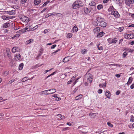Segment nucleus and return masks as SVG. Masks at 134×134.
<instances>
[{
  "mask_svg": "<svg viewBox=\"0 0 134 134\" xmlns=\"http://www.w3.org/2000/svg\"><path fill=\"white\" fill-rule=\"evenodd\" d=\"M92 75L91 74H86L84 76V79L85 80H88L91 83L92 81Z\"/></svg>",
  "mask_w": 134,
  "mask_h": 134,
  "instance_id": "obj_1",
  "label": "nucleus"
},
{
  "mask_svg": "<svg viewBox=\"0 0 134 134\" xmlns=\"http://www.w3.org/2000/svg\"><path fill=\"white\" fill-rule=\"evenodd\" d=\"M124 37L128 39H132L134 37V34H125Z\"/></svg>",
  "mask_w": 134,
  "mask_h": 134,
  "instance_id": "obj_2",
  "label": "nucleus"
},
{
  "mask_svg": "<svg viewBox=\"0 0 134 134\" xmlns=\"http://www.w3.org/2000/svg\"><path fill=\"white\" fill-rule=\"evenodd\" d=\"M110 14L111 15H114V16L116 18H118L120 16L118 12L116 11H114L112 12Z\"/></svg>",
  "mask_w": 134,
  "mask_h": 134,
  "instance_id": "obj_3",
  "label": "nucleus"
},
{
  "mask_svg": "<svg viewBox=\"0 0 134 134\" xmlns=\"http://www.w3.org/2000/svg\"><path fill=\"white\" fill-rule=\"evenodd\" d=\"M20 19L26 23H27L29 21L28 18L25 16H23Z\"/></svg>",
  "mask_w": 134,
  "mask_h": 134,
  "instance_id": "obj_4",
  "label": "nucleus"
},
{
  "mask_svg": "<svg viewBox=\"0 0 134 134\" xmlns=\"http://www.w3.org/2000/svg\"><path fill=\"white\" fill-rule=\"evenodd\" d=\"M72 8L73 9H76L77 8H78L79 7L78 3V1H76L72 5Z\"/></svg>",
  "mask_w": 134,
  "mask_h": 134,
  "instance_id": "obj_5",
  "label": "nucleus"
},
{
  "mask_svg": "<svg viewBox=\"0 0 134 134\" xmlns=\"http://www.w3.org/2000/svg\"><path fill=\"white\" fill-rule=\"evenodd\" d=\"M133 0H125V2L126 5L127 6H130L133 2Z\"/></svg>",
  "mask_w": 134,
  "mask_h": 134,
  "instance_id": "obj_6",
  "label": "nucleus"
},
{
  "mask_svg": "<svg viewBox=\"0 0 134 134\" xmlns=\"http://www.w3.org/2000/svg\"><path fill=\"white\" fill-rule=\"evenodd\" d=\"M29 29V28L28 27H26L25 28L20 30L19 31V32L21 33H23L26 32V31H30V29L28 30Z\"/></svg>",
  "mask_w": 134,
  "mask_h": 134,
  "instance_id": "obj_7",
  "label": "nucleus"
},
{
  "mask_svg": "<svg viewBox=\"0 0 134 134\" xmlns=\"http://www.w3.org/2000/svg\"><path fill=\"white\" fill-rule=\"evenodd\" d=\"M97 20L98 22L101 23V22H103L104 21V18H102L101 17H98L97 18Z\"/></svg>",
  "mask_w": 134,
  "mask_h": 134,
  "instance_id": "obj_8",
  "label": "nucleus"
},
{
  "mask_svg": "<svg viewBox=\"0 0 134 134\" xmlns=\"http://www.w3.org/2000/svg\"><path fill=\"white\" fill-rule=\"evenodd\" d=\"M107 25V23L104 22V21L103 22H101V23H100L99 25L102 27H105Z\"/></svg>",
  "mask_w": 134,
  "mask_h": 134,
  "instance_id": "obj_9",
  "label": "nucleus"
},
{
  "mask_svg": "<svg viewBox=\"0 0 134 134\" xmlns=\"http://www.w3.org/2000/svg\"><path fill=\"white\" fill-rule=\"evenodd\" d=\"M100 31V29L99 27H97L93 30V31L94 33H98Z\"/></svg>",
  "mask_w": 134,
  "mask_h": 134,
  "instance_id": "obj_10",
  "label": "nucleus"
},
{
  "mask_svg": "<svg viewBox=\"0 0 134 134\" xmlns=\"http://www.w3.org/2000/svg\"><path fill=\"white\" fill-rule=\"evenodd\" d=\"M19 49L18 47L16 48L15 47H13L12 48V51L13 53H15L19 51Z\"/></svg>",
  "mask_w": 134,
  "mask_h": 134,
  "instance_id": "obj_11",
  "label": "nucleus"
},
{
  "mask_svg": "<svg viewBox=\"0 0 134 134\" xmlns=\"http://www.w3.org/2000/svg\"><path fill=\"white\" fill-rule=\"evenodd\" d=\"M10 25V24L9 23L7 22L3 25V28H6L9 27Z\"/></svg>",
  "mask_w": 134,
  "mask_h": 134,
  "instance_id": "obj_12",
  "label": "nucleus"
},
{
  "mask_svg": "<svg viewBox=\"0 0 134 134\" xmlns=\"http://www.w3.org/2000/svg\"><path fill=\"white\" fill-rule=\"evenodd\" d=\"M106 96L108 98H110V97L111 93L110 92L108 91H107L105 93Z\"/></svg>",
  "mask_w": 134,
  "mask_h": 134,
  "instance_id": "obj_13",
  "label": "nucleus"
},
{
  "mask_svg": "<svg viewBox=\"0 0 134 134\" xmlns=\"http://www.w3.org/2000/svg\"><path fill=\"white\" fill-rule=\"evenodd\" d=\"M6 51L7 53V55L9 57L10 55V49L8 48H7L6 49Z\"/></svg>",
  "mask_w": 134,
  "mask_h": 134,
  "instance_id": "obj_14",
  "label": "nucleus"
},
{
  "mask_svg": "<svg viewBox=\"0 0 134 134\" xmlns=\"http://www.w3.org/2000/svg\"><path fill=\"white\" fill-rule=\"evenodd\" d=\"M84 11L85 13L86 14L89 13L90 12V10L87 8H84Z\"/></svg>",
  "mask_w": 134,
  "mask_h": 134,
  "instance_id": "obj_15",
  "label": "nucleus"
},
{
  "mask_svg": "<svg viewBox=\"0 0 134 134\" xmlns=\"http://www.w3.org/2000/svg\"><path fill=\"white\" fill-rule=\"evenodd\" d=\"M51 90H46L44 91H42L41 92V94H47V93L48 91H50Z\"/></svg>",
  "mask_w": 134,
  "mask_h": 134,
  "instance_id": "obj_16",
  "label": "nucleus"
},
{
  "mask_svg": "<svg viewBox=\"0 0 134 134\" xmlns=\"http://www.w3.org/2000/svg\"><path fill=\"white\" fill-rule=\"evenodd\" d=\"M103 34H104V33L103 32H101L97 34V37H101L103 36Z\"/></svg>",
  "mask_w": 134,
  "mask_h": 134,
  "instance_id": "obj_17",
  "label": "nucleus"
},
{
  "mask_svg": "<svg viewBox=\"0 0 134 134\" xmlns=\"http://www.w3.org/2000/svg\"><path fill=\"white\" fill-rule=\"evenodd\" d=\"M89 4L91 6H93L94 8H95V6L96 5V3L94 2H91V3H89Z\"/></svg>",
  "mask_w": 134,
  "mask_h": 134,
  "instance_id": "obj_18",
  "label": "nucleus"
},
{
  "mask_svg": "<svg viewBox=\"0 0 134 134\" xmlns=\"http://www.w3.org/2000/svg\"><path fill=\"white\" fill-rule=\"evenodd\" d=\"M41 0H35L34 3L35 5H38L41 2Z\"/></svg>",
  "mask_w": 134,
  "mask_h": 134,
  "instance_id": "obj_19",
  "label": "nucleus"
},
{
  "mask_svg": "<svg viewBox=\"0 0 134 134\" xmlns=\"http://www.w3.org/2000/svg\"><path fill=\"white\" fill-rule=\"evenodd\" d=\"M82 97V94H80L79 95L76 97L75 98V99L76 100H78L81 98Z\"/></svg>",
  "mask_w": 134,
  "mask_h": 134,
  "instance_id": "obj_20",
  "label": "nucleus"
},
{
  "mask_svg": "<svg viewBox=\"0 0 134 134\" xmlns=\"http://www.w3.org/2000/svg\"><path fill=\"white\" fill-rule=\"evenodd\" d=\"M78 3L79 7H82L84 5V4L81 1H78Z\"/></svg>",
  "mask_w": 134,
  "mask_h": 134,
  "instance_id": "obj_21",
  "label": "nucleus"
},
{
  "mask_svg": "<svg viewBox=\"0 0 134 134\" xmlns=\"http://www.w3.org/2000/svg\"><path fill=\"white\" fill-rule=\"evenodd\" d=\"M78 29L76 26H75L72 29V31L73 32H76L78 30Z\"/></svg>",
  "mask_w": 134,
  "mask_h": 134,
  "instance_id": "obj_22",
  "label": "nucleus"
},
{
  "mask_svg": "<svg viewBox=\"0 0 134 134\" xmlns=\"http://www.w3.org/2000/svg\"><path fill=\"white\" fill-rule=\"evenodd\" d=\"M69 60L68 59V57L65 58L63 59V61L64 63H66V62H68Z\"/></svg>",
  "mask_w": 134,
  "mask_h": 134,
  "instance_id": "obj_23",
  "label": "nucleus"
},
{
  "mask_svg": "<svg viewBox=\"0 0 134 134\" xmlns=\"http://www.w3.org/2000/svg\"><path fill=\"white\" fill-rule=\"evenodd\" d=\"M87 50H86L85 49H81V53L82 54H84L85 53L87 52Z\"/></svg>",
  "mask_w": 134,
  "mask_h": 134,
  "instance_id": "obj_24",
  "label": "nucleus"
},
{
  "mask_svg": "<svg viewBox=\"0 0 134 134\" xmlns=\"http://www.w3.org/2000/svg\"><path fill=\"white\" fill-rule=\"evenodd\" d=\"M132 80V77H130L129 79V80L128 81L127 84L128 85H129V84L130 83Z\"/></svg>",
  "mask_w": 134,
  "mask_h": 134,
  "instance_id": "obj_25",
  "label": "nucleus"
},
{
  "mask_svg": "<svg viewBox=\"0 0 134 134\" xmlns=\"http://www.w3.org/2000/svg\"><path fill=\"white\" fill-rule=\"evenodd\" d=\"M33 40L32 39H31L29 40H28L26 42V44H27L29 43H30L31 42H32Z\"/></svg>",
  "mask_w": 134,
  "mask_h": 134,
  "instance_id": "obj_26",
  "label": "nucleus"
},
{
  "mask_svg": "<svg viewBox=\"0 0 134 134\" xmlns=\"http://www.w3.org/2000/svg\"><path fill=\"white\" fill-rule=\"evenodd\" d=\"M49 90H51V91L52 90V92H51V93H47V94H53L55 93L56 91V90L55 89L53 88V89H51Z\"/></svg>",
  "mask_w": 134,
  "mask_h": 134,
  "instance_id": "obj_27",
  "label": "nucleus"
},
{
  "mask_svg": "<svg viewBox=\"0 0 134 134\" xmlns=\"http://www.w3.org/2000/svg\"><path fill=\"white\" fill-rule=\"evenodd\" d=\"M15 58L17 60H18L20 59V54L19 55H16L15 56Z\"/></svg>",
  "mask_w": 134,
  "mask_h": 134,
  "instance_id": "obj_28",
  "label": "nucleus"
},
{
  "mask_svg": "<svg viewBox=\"0 0 134 134\" xmlns=\"http://www.w3.org/2000/svg\"><path fill=\"white\" fill-rule=\"evenodd\" d=\"M23 63L20 64L19 67V69L20 70H21L23 68Z\"/></svg>",
  "mask_w": 134,
  "mask_h": 134,
  "instance_id": "obj_29",
  "label": "nucleus"
},
{
  "mask_svg": "<svg viewBox=\"0 0 134 134\" xmlns=\"http://www.w3.org/2000/svg\"><path fill=\"white\" fill-rule=\"evenodd\" d=\"M27 0H20V3L22 4H24L26 3Z\"/></svg>",
  "mask_w": 134,
  "mask_h": 134,
  "instance_id": "obj_30",
  "label": "nucleus"
},
{
  "mask_svg": "<svg viewBox=\"0 0 134 134\" xmlns=\"http://www.w3.org/2000/svg\"><path fill=\"white\" fill-rule=\"evenodd\" d=\"M118 41L117 39L116 38H115L114 39H112V43H116Z\"/></svg>",
  "mask_w": 134,
  "mask_h": 134,
  "instance_id": "obj_31",
  "label": "nucleus"
},
{
  "mask_svg": "<svg viewBox=\"0 0 134 134\" xmlns=\"http://www.w3.org/2000/svg\"><path fill=\"white\" fill-rule=\"evenodd\" d=\"M103 6L102 4L99 5L97 7V8L98 10L101 9V8H103Z\"/></svg>",
  "mask_w": 134,
  "mask_h": 134,
  "instance_id": "obj_32",
  "label": "nucleus"
},
{
  "mask_svg": "<svg viewBox=\"0 0 134 134\" xmlns=\"http://www.w3.org/2000/svg\"><path fill=\"white\" fill-rule=\"evenodd\" d=\"M117 3H122V0H114Z\"/></svg>",
  "mask_w": 134,
  "mask_h": 134,
  "instance_id": "obj_33",
  "label": "nucleus"
},
{
  "mask_svg": "<svg viewBox=\"0 0 134 134\" xmlns=\"http://www.w3.org/2000/svg\"><path fill=\"white\" fill-rule=\"evenodd\" d=\"M9 73V71H5L4 72L3 75L4 76H6Z\"/></svg>",
  "mask_w": 134,
  "mask_h": 134,
  "instance_id": "obj_34",
  "label": "nucleus"
},
{
  "mask_svg": "<svg viewBox=\"0 0 134 134\" xmlns=\"http://www.w3.org/2000/svg\"><path fill=\"white\" fill-rule=\"evenodd\" d=\"M126 51L127 53L128 52H131L132 53L133 52V50H131L130 49H126Z\"/></svg>",
  "mask_w": 134,
  "mask_h": 134,
  "instance_id": "obj_35",
  "label": "nucleus"
},
{
  "mask_svg": "<svg viewBox=\"0 0 134 134\" xmlns=\"http://www.w3.org/2000/svg\"><path fill=\"white\" fill-rule=\"evenodd\" d=\"M15 10H12L11 11H9L8 12L10 13H12V14H14L15 13Z\"/></svg>",
  "mask_w": 134,
  "mask_h": 134,
  "instance_id": "obj_36",
  "label": "nucleus"
},
{
  "mask_svg": "<svg viewBox=\"0 0 134 134\" xmlns=\"http://www.w3.org/2000/svg\"><path fill=\"white\" fill-rule=\"evenodd\" d=\"M28 80V79L27 78V77H25L24 78H23L22 80V81L23 82H24L26 81L27 80Z\"/></svg>",
  "mask_w": 134,
  "mask_h": 134,
  "instance_id": "obj_37",
  "label": "nucleus"
},
{
  "mask_svg": "<svg viewBox=\"0 0 134 134\" xmlns=\"http://www.w3.org/2000/svg\"><path fill=\"white\" fill-rule=\"evenodd\" d=\"M95 113H90L89 115L90 116H91L92 118H94V114H95Z\"/></svg>",
  "mask_w": 134,
  "mask_h": 134,
  "instance_id": "obj_38",
  "label": "nucleus"
},
{
  "mask_svg": "<svg viewBox=\"0 0 134 134\" xmlns=\"http://www.w3.org/2000/svg\"><path fill=\"white\" fill-rule=\"evenodd\" d=\"M50 2L49 1H47L46 2H45L44 3L43 5L42 6L44 7L46 5Z\"/></svg>",
  "mask_w": 134,
  "mask_h": 134,
  "instance_id": "obj_39",
  "label": "nucleus"
},
{
  "mask_svg": "<svg viewBox=\"0 0 134 134\" xmlns=\"http://www.w3.org/2000/svg\"><path fill=\"white\" fill-rule=\"evenodd\" d=\"M72 36V34L70 33H68L67 35V37L68 38H70Z\"/></svg>",
  "mask_w": 134,
  "mask_h": 134,
  "instance_id": "obj_40",
  "label": "nucleus"
},
{
  "mask_svg": "<svg viewBox=\"0 0 134 134\" xmlns=\"http://www.w3.org/2000/svg\"><path fill=\"white\" fill-rule=\"evenodd\" d=\"M127 52H126V51L124 52L123 54V56L124 58H125L126 57V55H127Z\"/></svg>",
  "mask_w": 134,
  "mask_h": 134,
  "instance_id": "obj_41",
  "label": "nucleus"
},
{
  "mask_svg": "<svg viewBox=\"0 0 134 134\" xmlns=\"http://www.w3.org/2000/svg\"><path fill=\"white\" fill-rule=\"evenodd\" d=\"M124 29V27H119V30L120 32L122 31Z\"/></svg>",
  "mask_w": 134,
  "mask_h": 134,
  "instance_id": "obj_42",
  "label": "nucleus"
},
{
  "mask_svg": "<svg viewBox=\"0 0 134 134\" xmlns=\"http://www.w3.org/2000/svg\"><path fill=\"white\" fill-rule=\"evenodd\" d=\"M131 118L130 120V121H132V122L134 121V117L132 115L131 116Z\"/></svg>",
  "mask_w": 134,
  "mask_h": 134,
  "instance_id": "obj_43",
  "label": "nucleus"
},
{
  "mask_svg": "<svg viewBox=\"0 0 134 134\" xmlns=\"http://www.w3.org/2000/svg\"><path fill=\"white\" fill-rule=\"evenodd\" d=\"M106 82H105V85H102V84H99V86L100 87H103V86H104L105 87L106 86Z\"/></svg>",
  "mask_w": 134,
  "mask_h": 134,
  "instance_id": "obj_44",
  "label": "nucleus"
},
{
  "mask_svg": "<svg viewBox=\"0 0 134 134\" xmlns=\"http://www.w3.org/2000/svg\"><path fill=\"white\" fill-rule=\"evenodd\" d=\"M93 24L94 25L97 26L98 25V23L95 21H94L93 22Z\"/></svg>",
  "mask_w": 134,
  "mask_h": 134,
  "instance_id": "obj_45",
  "label": "nucleus"
},
{
  "mask_svg": "<svg viewBox=\"0 0 134 134\" xmlns=\"http://www.w3.org/2000/svg\"><path fill=\"white\" fill-rule=\"evenodd\" d=\"M2 19L4 20L7 19L8 18V17L7 16H6L4 15L2 16Z\"/></svg>",
  "mask_w": 134,
  "mask_h": 134,
  "instance_id": "obj_46",
  "label": "nucleus"
},
{
  "mask_svg": "<svg viewBox=\"0 0 134 134\" xmlns=\"http://www.w3.org/2000/svg\"><path fill=\"white\" fill-rule=\"evenodd\" d=\"M112 39L111 38H109L108 40V41L109 43H112Z\"/></svg>",
  "mask_w": 134,
  "mask_h": 134,
  "instance_id": "obj_47",
  "label": "nucleus"
},
{
  "mask_svg": "<svg viewBox=\"0 0 134 134\" xmlns=\"http://www.w3.org/2000/svg\"><path fill=\"white\" fill-rule=\"evenodd\" d=\"M107 124L109 126L111 127H113V125L111 124L110 122H108Z\"/></svg>",
  "mask_w": 134,
  "mask_h": 134,
  "instance_id": "obj_48",
  "label": "nucleus"
},
{
  "mask_svg": "<svg viewBox=\"0 0 134 134\" xmlns=\"http://www.w3.org/2000/svg\"><path fill=\"white\" fill-rule=\"evenodd\" d=\"M29 27H30L29 28V30H30V31H34V30H35V29H35V27L32 28H31H31H30V26H29Z\"/></svg>",
  "mask_w": 134,
  "mask_h": 134,
  "instance_id": "obj_49",
  "label": "nucleus"
},
{
  "mask_svg": "<svg viewBox=\"0 0 134 134\" xmlns=\"http://www.w3.org/2000/svg\"><path fill=\"white\" fill-rule=\"evenodd\" d=\"M29 27H30L29 28V30H30V31H34V30H35V29H35V27L32 28H31H31H30V26H29Z\"/></svg>",
  "mask_w": 134,
  "mask_h": 134,
  "instance_id": "obj_50",
  "label": "nucleus"
},
{
  "mask_svg": "<svg viewBox=\"0 0 134 134\" xmlns=\"http://www.w3.org/2000/svg\"><path fill=\"white\" fill-rule=\"evenodd\" d=\"M98 49L99 50H101L102 49V46L99 47V45H98Z\"/></svg>",
  "mask_w": 134,
  "mask_h": 134,
  "instance_id": "obj_51",
  "label": "nucleus"
},
{
  "mask_svg": "<svg viewBox=\"0 0 134 134\" xmlns=\"http://www.w3.org/2000/svg\"><path fill=\"white\" fill-rule=\"evenodd\" d=\"M60 50V49H58L57 50H56L55 51L53 52V53L52 54L53 55H55V53L57 52L58 51Z\"/></svg>",
  "mask_w": 134,
  "mask_h": 134,
  "instance_id": "obj_52",
  "label": "nucleus"
},
{
  "mask_svg": "<svg viewBox=\"0 0 134 134\" xmlns=\"http://www.w3.org/2000/svg\"><path fill=\"white\" fill-rule=\"evenodd\" d=\"M49 31V29H45L44 31V33L45 34L47 32H48Z\"/></svg>",
  "mask_w": 134,
  "mask_h": 134,
  "instance_id": "obj_53",
  "label": "nucleus"
},
{
  "mask_svg": "<svg viewBox=\"0 0 134 134\" xmlns=\"http://www.w3.org/2000/svg\"><path fill=\"white\" fill-rule=\"evenodd\" d=\"M102 90L100 89H99L98 91V92L99 93H102Z\"/></svg>",
  "mask_w": 134,
  "mask_h": 134,
  "instance_id": "obj_54",
  "label": "nucleus"
},
{
  "mask_svg": "<svg viewBox=\"0 0 134 134\" xmlns=\"http://www.w3.org/2000/svg\"><path fill=\"white\" fill-rule=\"evenodd\" d=\"M69 128L68 127L64 128L63 129V131H65V130H68Z\"/></svg>",
  "mask_w": 134,
  "mask_h": 134,
  "instance_id": "obj_55",
  "label": "nucleus"
},
{
  "mask_svg": "<svg viewBox=\"0 0 134 134\" xmlns=\"http://www.w3.org/2000/svg\"><path fill=\"white\" fill-rule=\"evenodd\" d=\"M56 44H54L52 45L51 47V48L52 49L54 48H55V47L56 46Z\"/></svg>",
  "mask_w": 134,
  "mask_h": 134,
  "instance_id": "obj_56",
  "label": "nucleus"
},
{
  "mask_svg": "<svg viewBox=\"0 0 134 134\" xmlns=\"http://www.w3.org/2000/svg\"><path fill=\"white\" fill-rule=\"evenodd\" d=\"M130 88L132 89L134 88V84H132Z\"/></svg>",
  "mask_w": 134,
  "mask_h": 134,
  "instance_id": "obj_57",
  "label": "nucleus"
},
{
  "mask_svg": "<svg viewBox=\"0 0 134 134\" xmlns=\"http://www.w3.org/2000/svg\"><path fill=\"white\" fill-rule=\"evenodd\" d=\"M120 93L119 91H117L116 93V94L117 95H118Z\"/></svg>",
  "mask_w": 134,
  "mask_h": 134,
  "instance_id": "obj_58",
  "label": "nucleus"
},
{
  "mask_svg": "<svg viewBox=\"0 0 134 134\" xmlns=\"http://www.w3.org/2000/svg\"><path fill=\"white\" fill-rule=\"evenodd\" d=\"M109 0H103V2L104 3H107L108 2Z\"/></svg>",
  "mask_w": 134,
  "mask_h": 134,
  "instance_id": "obj_59",
  "label": "nucleus"
},
{
  "mask_svg": "<svg viewBox=\"0 0 134 134\" xmlns=\"http://www.w3.org/2000/svg\"><path fill=\"white\" fill-rule=\"evenodd\" d=\"M120 75L119 74H116L115 75V76L117 77H119Z\"/></svg>",
  "mask_w": 134,
  "mask_h": 134,
  "instance_id": "obj_60",
  "label": "nucleus"
},
{
  "mask_svg": "<svg viewBox=\"0 0 134 134\" xmlns=\"http://www.w3.org/2000/svg\"><path fill=\"white\" fill-rule=\"evenodd\" d=\"M56 71H55V72H53V73H52V74H51L50 75H49V76H50L52 75H54L55 73H56Z\"/></svg>",
  "mask_w": 134,
  "mask_h": 134,
  "instance_id": "obj_61",
  "label": "nucleus"
},
{
  "mask_svg": "<svg viewBox=\"0 0 134 134\" xmlns=\"http://www.w3.org/2000/svg\"><path fill=\"white\" fill-rule=\"evenodd\" d=\"M19 36H20V35H19V34H16V35H15V36H14V37H13V38H14V37H19Z\"/></svg>",
  "mask_w": 134,
  "mask_h": 134,
  "instance_id": "obj_62",
  "label": "nucleus"
},
{
  "mask_svg": "<svg viewBox=\"0 0 134 134\" xmlns=\"http://www.w3.org/2000/svg\"><path fill=\"white\" fill-rule=\"evenodd\" d=\"M62 115L60 114H59L57 115V116L59 117L60 118H61V117H62Z\"/></svg>",
  "mask_w": 134,
  "mask_h": 134,
  "instance_id": "obj_63",
  "label": "nucleus"
},
{
  "mask_svg": "<svg viewBox=\"0 0 134 134\" xmlns=\"http://www.w3.org/2000/svg\"><path fill=\"white\" fill-rule=\"evenodd\" d=\"M61 117V119H64L65 118V117L64 115H62Z\"/></svg>",
  "mask_w": 134,
  "mask_h": 134,
  "instance_id": "obj_64",
  "label": "nucleus"
}]
</instances>
